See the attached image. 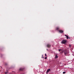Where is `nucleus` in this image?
Listing matches in <instances>:
<instances>
[{
  "instance_id": "obj_1",
  "label": "nucleus",
  "mask_w": 74,
  "mask_h": 74,
  "mask_svg": "<svg viewBox=\"0 0 74 74\" xmlns=\"http://www.w3.org/2000/svg\"><path fill=\"white\" fill-rule=\"evenodd\" d=\"M67 41L66 40H63L62 42L61 43L62 44H65L66 43Z\"/></svg>"
},
{
  "instance_id": "obj_2",
  "label": "nucleus",
  "mask_w": 74,
  "mask_h": 74,
  "mask_svg": "<svg viewBox=\"0 0 74 74\" xmlns=\"http://www.w3.org/2000/svg\"><path fill=\"white\" fill-rule=\"evenodd\" d=\"M23 70V68H20L19 69V70H20V71H22Z\"/></svg>"
},
{
  "instance_id": "obj_3",
  "label": "nucleus",
  "mask_w": 74,
  "mask_h": 74,
  "mask_svg": "<svg viewBox=\"0 0 74 74\" xmlns=\"http://www.w3.org/2000/svg\"><path fill=\"white\" fill-rule=\"evenodd\" d=\"M51 71V69H47V73H48L49 72V71Z\"/></svg>"
},
{
  "instance_id": "obj_4",
  "label": "nucleus",
  "mask_w": 74,
  "mask_h": 74,
  "mask_svg": "<svg viewBox=\"0 0 74 74\" xmlns=\"http://www.w3.org/2000/svg\"><path fill=\"white\" fill-rule=\"evenodd\" d=\"M47 47L49 48V47H51V45H50L49 44H48V45H47Z\"/></svg>"
},
{
  "instance_id": "obj_5",
  "label": "nucleus",
  "mask_w": 74,
  "mask_h": 74,
  "mask_svg": "<svg viewBox=\"0 0 74 74\" xmlns=\"http://www.w3.org/2000/svg\"><path fill=\"white\" fill-rule=\"evenodd\" d=\"M60 33H63V31L62 30H60L59 31Z\"/></svg>"
},
{
  "instance_id": "obj_6",
  "label": "nucleus",
  "mask_w": 74,
  "mask_h": 74,
  "mask_svg": "<svg viewBox=\"0 0 74 74\" xmlns=\"http://www.w3.org/2000/svg\"><path fill=\"white\" fill-rule=\"evenodd\" d=\"M56 30H59V29H60V28L58 27H57L56 28Z\"/></svg>"
},
{
  "instance_id": "obj_7",
  "label": "nucleus",
  "mask_w": 74,
  "mask_h": 74,
  "mask_svg": "<svg viewBox=\"0 0 74 74\" xmlns=\"http://www.w3.org/2000/svg\"><path fill=\"white\" fill-rule=\"evenodd\" d=\"M64 36H66V37L67 39H68V37L69 36L66 35H64Z\"/></svg>"
},
{
  "instance_id": "obj_8",
  "label": "nucleus",
  "mask_w": 74,
  "mask_h": 74,
  "mask_svg": "<svg viewBox=\"0 0 74 74\" xmlns=\"http://www.w3.org/2000/svg\"><path fill=\"white\" fill-rule=\"evenodd\" d=\"M58 58V56L57 55H56L55 57V59H57V58Z\"/></svg>"
},
{
  "instance_id": "obj_9",
  "label": "nucleus",
  "mask_w": 74,
  "mask_h": 74,
  "mask_svg": "<svg viewBox=\"0 0 74 74\" xmlns=\"http://www.w3.org/2000/svg\"><path fill=\"white\" fill-rule=\"evenodd\" d=\"M67 54V52H64V54L65 55H66Z\"/></svg>"
},
{
  "instance_id": "obj_10",
  "label": "nucleus",
  "mask_w": 74,
  "mask_h": 74,
  "mask_svg": "<svg viewBox=\"0 0 74 74\" xmlns=\"http://www.w3.org/2000/svg\"><path fill=\"white\" fill-rule=\"evenodd\" d=\"M5 74H8V72H5Z\"/></svg>"
},
{
  "instance_id": "obj_11",
  "label": "nucleus",
  "mask_w": 74,
  "mask_h": 74,
  "mask_svg": "<svg viewBox=\"0 0 74 74\" xmlns=\"http://www.w3.org/2000/svg\"><path fill=\"white\" fill-rule=\"evenodd\" d=\"M60 51H62V49H59V52H60Z\"/></svg>"
},
{
  "instance_id": "obj_12",
  "label": "nucleus",
  "mask_w": 74,
  "mask_h": 74,
  "mask_svg": "<svg viewBox=\"0 0 74 74\" xmlns=\"http://www.w3.org/2000/svg\"><path fill=\"white\" fill-rule=\"evenodd\" d=\"M65 73H66V72H63V74H65Z\"/></svg>"
},
{
  "instance_id": "obj_13",
  "label": "nucleus",
  "mask_w": 74,
  "mask_h": 74,
  "mask_svg": "<svg viewBox=\"0 0 74 74\" xmlns=\"http://www.w3.org/2000/svg\"><path fill=\"white\" fill-rule=\"evenodd\" d=\"M45 59H47V57H46L45 58Z\"/></svg>"
},
{
  "instance_id": "obj_14",
  "label": "nucleus",
  "mask_w": 74,
  "mask_h": 74,
  "mask_svg": "<svg viewBox=\"0 0 74 74\" xmlns=\"http://www.w3.org/2000/svg\"><path fill=\"white\" fill-rule=\"evenodd\" d=\"M45 56H47V54L46 53L45 54Z\"/></svg>"
},
{
  "instance_id": "obj_15",
  "label": "nucleus",
  "mask_w": 74,
  "mask_h": 74,
  "mask_svg": "<svg viewBox=\"0 0 74 74\" xmlns=\"http://www.w3.org/2000/svg\"><path fill=\"white\" fill-rule=\"evenodd\" d=\"M68 38L70 39V38L69 37V36H68Z\"/></svg>"
},
{
  "instance_id": "obj_16",
  "label": "nucleus",
  "mask_w": 74,
  "mask_h": 74,
  "mask_svg": "<svg viewBox=\"0 0 74 74\" xmlns=\"http://www.w3.org/2000/svg\"><path fill=\"white\" fill-rule=\"evenodd\" d=\"M71 47V45H69V47Z\"/></svg>"
},
{
  "instance_id": "obj_17",
  "label": "nucleus",
  "mask_w": 74,
  "mask_h": 74,
  "mask_svg": "<svg viewBox=\"0 0 74 74\" xmlns=\"http://www.w3.org/2000/svg\"><path fill=\"white\" fill-rule=\"evenodd\" d=\"M43 56V55H42V56Z\"/></svg>"
},
{
  "instance_id": "obj_18",
  "label": "nucleus",
  "mask_w": 74,
  "mask_h": 74,
  "mask_svg": "<svg viewBox=\"0 0 74 74\" xmlns=\"http://www.w3.org/2000/svg\"><path fill=\"white\" fill-rule=\"evenodd\" d=\"M47 50H48V49H47Z\"/></svg>"
}]
</instances>
